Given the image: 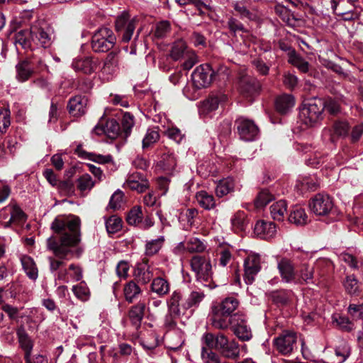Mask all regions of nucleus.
Here are the masks:
<instances>
[{"label":"nucleus","instance_id":"c756f323","mask_svg":"<svg viewBox=\"0 0 363 363\" xmlns=\"http://www.w3.org/2000/svg\"><path fill=\"white\" fill-rule=\"evenodd\" d=\"M177 166V159L169 150H165L157 162V167L167 174H171Z\"/></svg>","mask_w":363,"mask_h":363},{"label":"nucleus","instance_id":"aec40b11","mask_svg":"<svg viewBox=\"0 0 363 363\" xmlns=\"http://www.w3.org/2000/svg\"><path fill=\"white\" fill-rule=\"evenodd\" d=\"M227 96L224 94L211 96L203 101L199 106V113L201 116H207L211 112L216 111L219 104L225 101Z\"/></svg>","mask_w":363,"mask_h":363},{"label":"nucleus","instance_id":"603ef678","mask_svg":"<svg viewBox=\"0 0 363 363\" xmlns=\"http://www.w3.org/2000/svg\"><path fill=\"white\" fill-rule=\"evenodd\" d=\"M184 247L189 252H201L206 250V245L197 238H190L185 243Z\"/></svg>","mask_w":363,"mask_h":363},{"label":"nucleus","instance_id":"f257e3e1","mask_svg":"<svg viewBox=\"0 0 363 363\" xmlns=\"http://www.w3.org/2000/svg\"><path fill=\"white\" fill-rule=\"evenodd\" d=\"M55 235L47 239V249L53 253L48 257L49 268L51 273L62 269L67 261L73 257L79 258L84 249L81 242L80 220L75 216H59L51 224Z\"/></svg>","mask_w":363,"mask_h":363},{"label":"nucleus","instance_id":"e2e57ef3","mask_svg":"<svg viewBox=\"0 0 363 363\" xmlns=\"http://www.w3.org/2000/svg\"><path fill=\"white\" fill-rule=\"evenodd\" d=\"M169 31L170 23L167 21H163L157 23L155 26V35L157 38H162L165 37Z\"/></svg>","mask_w":363,"mask_h":363},{"label":"nucleus","instance_id":"13d9d810","mask_svg":"<svg viewBox=\"0 0 363 363\" xmlns=\"http://www.w3.org/2000/svg\"><path fill=\"white\" fill-rule=\"evenodd\" d=\"M233 9L242 19L253 20L255 18V16L247 9L242 2H235L233 4Z\"/></svg>","mask_w":363,"mask_h":363},{"label":"nucleus","instance_id":"cd10ccee","mask_svg":"<svg viewBox=\"0 0 363 363\" xmlns=\"http://www.w3.org/2000/svg\"><path fill=\"white\" fill-rule=\"evenodd\" d=\"M87 99L84 96H76L69 99L68 110L71 115L79 117L86 112Z\"/></svg>","mask_w":363,"mask_h":363},{"label":"nucleus","instance_id":"0eeeda50","mask_svg":"<svg viewBox=\"0 0 363 363\" xmlns=\"http://www.w3.org/2000/svg\"><path fill=\"white\" fill-rule=\"evenodd\" d=\"M261 269L260 257L258 254L251 253L244 260V279L247 284L255 281V276Z\"/></svg>","mask_w":363,"mask_h":363},{"label":"nucleus","instance_id":"b1692460","mask_svg":"<svg viewBox=\"0 0 363 363\" xmlns=\"http://www.w3.org/2000/svg\"><path fill=\"white\" fill-rule=\"evenodd\" d=\"M124 186L131 190L143 192L148 188L149 183L141 174L135 173L128 177Z\"/></svg>","mask_w":363,"mask_h":363},{"label":"nucleus","instance_id":"49530a36","mask_svg":"<svg viewBox=\"0 0 363 363\" xmlns=\"http://www.w3.org/2000/svg\"><path fill=\"white\" fill-rule=\"evenodd\" d=\"M240 349L239 344L234 340H230V343L224 350L220 352V354L230 359H236L239 358Z\"/></svg>","mask_w":363,"mask_h":363},{"label":"nucleus","instance_id":"2eb2a0df","mask_svg":"<svg viewBox=\"0 0 363 363\" xmlns=\"http://www.w3.org/2000/svg\"><path fill=\"white\" fill-rule=\"evenodd\" d=\"M186 295L180 289L174 290L166 301L168 311L176 315L184 314L189 308L183 307Z\"/></svg>","mask_w":363,"mask_h":363},{"label":"nucleus","instance_id":"4c0bfd02","mask_svg":"<svg viewBox=\"0 0 363 363\" xmlns=\"http://www.w3.org/2000/svg\"><path fill=\"white\" fill-rule=\"evenodd\" d=\"M146 305L144 302H138L132 306L129 311V318L133 325L136 327L140 325L144 317Z\"/></svg>","mask_w":363,"mask_h":363},{"label":"nucleus","instance_id":"f03ea898","mask_svg":"<svg viewBox=\"0 0 363 363\" xmlns=\"http://www.w3.org/2000/svg\"><path fill=\"white\" fill-rule=\"evenodd\" d=\"M190 264L198 282L209 289L216 286L213 281L212 264L209 257L195 255L191 258Z\"/></svg>","mask_w":363,"mask_h":363},{"label":"nucleus","instance_id":"473e14b6","mask_svg":"<svg viewBox=\"0 0 363 363\" xmlns=\"http://www.w3.org/2000/svg\"><path fill=\"white\" fill-rule=\"evenodd\" d=\"M20 259L26 275L31 280H36L38 277V270L33 259L28 255H21Z\"/></svg>","mask_w":363,"mask_h":363},{"label":"nucleus","instance_id":"dca6fc26","mask_svg":"<svg viewBox=\"0 0 363 363\" xmlns=\"http://www.w3.org/2000/svg\"><path fill=\"white\" fill-rule=\"evenodd\" d=\"M237 124L238 133L242 140L252 141L257 138L259 129L252 121L241 118L237 121Z\"/></svg>","mask_w":363,"mask_h":363},{"label":"nucleus","instance_id":"052dcab7","mask_svg":"<svg viewBox=\"0 0 363 363\" xmlns=\"http://www.w3.org/2000/svg\"><path fill=\"white\" fill-rule=\"evenodd\" d=\"M94 185V182L92 180L91 177L88 174H84L80 177L77 180V187L81 191H86L91 189Z\"/></svg>","mask_w":363,"mask_h":363},{"label":"nucleus","instance_id":"a19ab883","mask_svg":"<svg viewBox=\"0 0 363 363\" xmlns=\"http://www.w3.org/2000/svg\"><path fill=\"white\" fill-rule=\"evenodd\" d=\"M151 290L160 296L167 295L170 290L169 283L162 277H157L152 280Z\"/></svg>","mask_w":363,"mask_h":363},{"label":"nucleus","instance_id":"58836bf2","mask_svg":"<svg viewBox=\"0 0 363 363\" xmlns=\"http://www.w3.org/2000/svg\"><path fill=\"white\" fill-rule=\"evenodd\" d=\"M239 305L238 300L233 297L229 296L223 299L221 302L213 305L218 310L225 313L230 315H233V313L238 308Z\"/></svg>","mask_w":363,"mask_h":363},{"label":"nucleus","instance_id":"69168bd1","mask_svg":"<svg viewBox=\"0 0 363 363\" xmlns=\"http://www.w3.org/2000/svg\"><path fill=\"white\" fill-rule=\"evenodd\" d=\"M10 124L9 110L6 108L0 110V133H5Z\"/></svg>","mask_w":363,"mask_h":363},{"label":"nucleus","instance_id":"f8f14e48","mask_svg":"<svg viewBox=\"0 0 363 363\" xmlns=\"http://www.w3.org/2000/svg\"><path fill=\"white\" fill-rule=\"evenodd\" d=\"M232 328L235 335L242 341H249L252 337V330L247 325L246 317L242 313H235Z\"/></svg>","mask_w":363,"mask_h":363},{"label":"nucleus","instance_id":"a211bd4d","mask_svg":"<svg viewBox=\"0 0 363 363\" xmlns=\"http://www.w3.org/2000/svg\"><path fill=\"white\" fill-rule=\"evenodd\" d=\"M93 132L98 135L104 134L111 139H115L119 135L120 125L114 119L107 121L105 125L101 121L94 127Z\"/></svg>","mask_w":363,"mask_h":363},{"label":"nucleus","instance_id":"bb28decb","mask_svg":"<svg viewBox=\"0 0 363 363\" xmlns=\"http://www.w3.org/2000/svg\"><path fill=\"white\" fill-rule=\"evenodd\" d=\"M319 183L314 176H304L299 177L296 183L295 189L299 194H304L309 191H315Z\"/></svg>","mask_w":363,"mask_h":363},{"label":"nucleus","instance_id":"5fc2aeb1","mask_svg":"<svg viewBox=\"0 0 363 363\" xmlns=\"http://www.w3.org/2000/svg\"><path fill=\"white\" fill-rule=\"evenodd\" d=\"M273 199L274 196L269 191V190L262 189L259 192L255 201V206L257 208H262L272 201Z\"/></svg>","mask_w":363,"mask_h":363},{"label":"nucleus","instance_id":"393cba45","mask_svg":"<svg viewBox=\"0 0 363 363\" xmlns=\"http://www.w3.org/2000/svg\"><path fill=\"white\" fill-rule=\"evenodd\" d=\"M233 249L230 245L220 246L216 250V258L215 266L227 267L233 259Z\"/></svg>","mask_w":363,"mask_h":363},{"label":"nucleus","instance_id":"8fccbe9b","mask_svg":"<svg viewBox=\"0 0 363 363\" xmlns=\"http://www.w3.org/2000/svg\"><path fill=\"white\" fill-rule=\"evenodd\" d=\"M188 52L185 42L182 40H179L173 44L170 56L174 60H178L184 57Z\"/></svg>","mask_w":363,"mask_h":363},{"label":"nucleus","instance_id":"72a5a7b5","mask_svg":"<svg viewBox=\"0 0 363 363\" xmlns=\"http://www.w3.org/2000/svg\"><path fill=\"white\" fill-rule=\"evenodd\" d=\"M295 100L291 94H283L278 96L275 101L277 111L284 114L288 113L294 106Z\"/></svg>","mask_w":363,"mask_h":363},{"label":"nucleus","instance_id":"6ab92c4d","mask_svg":"<svg viewBox=\"0 0 363 363\" xmlns=\"http://www.w3.org/2000/svg\"><path fill=\"white\" fill-rule=\"evenodd\" d=\"M254 233L262 239L268 240L276 235L277 226L272 222L260 220L255 225Z\"/></svg>","mask_w":363,"mask_h":363},{"label":"nucleus","instance_id":"c9c22d12","mask_svg":"<svg viewBox=\"0 0 363 363\" xmlns=\"http://www.w3.org/2000/svg\"><path fill=\"white\" fill-rule=\"evenodd\" d=\"M289 221L296 225H303L308 222V216L304 208L301 206H294L289 216Z\"/></svg>","mask_w":363,"mask_h":363},{"label":"nucleus","instance_id":"423d86ee","mask_svg":"<svg viewBox=\"0 0 363 363\" xmlns=\"http://www.w3.org/2000/svg\"><path fill=\"white\" fill-rule=\"evenodd\" d=\"M297 336L291 331H284L274 340L277 350L284 355L291 354L296 347Z\"/></svg>","mask_w":363,"mask_h":363},{"label":"nucleus","instance_id":"39448f33","mask_svg":"<svg viewBox=\"0 0 363 363\" xmlns=\"http://www.w3.org/2000/svg\"><path fill=\"white\" fill-rule=\"evenodd\" d=\"M116 37L113 31L106 27L96 30L92 36L91 48L96 52H104L113 48Z\"/></svg>","mask_w":363,"mask_h":363},{"label":"nucleus","instance_id":"79ce46f5","mask_svg":"<svg viewBox=\"0 0 363 363\" xmlns=\"http://www.w3.org/2000/svg\"><path fill=\"white\" fill-rule=\"evenodd\" d=\"M287 205L284 200H279L270 206L271 216L274 220H283L286 212Z\"/></svg>","mask_w":363,"mask_h":363},{"label":"nucleus","instance_id":"20e7f679","mask_svg":"<svg viewBox=\"0 0 363 363\" xmlns=\"http://www.w3.org/2000/svg\"><path fill=\"white\" fill-rule=\"evenodd\" d=\"M138 19L131 17L128 12L123 11L117 17L115 22L116 30L123 43H128L132 38Z\"/></svg>","mask_w":363,"mask_h":363},{"label":"nucleus","instance_id":"9b49d317","mask_svg":"<svg viewBox=\"0 0 363 363\" xmlns=\"http://www.w3.org/2000/svg\"><path fill=\"white\" fill-rule=\"evenodd\" d=\"M325 264L326 261L325 259L318 260L314 267H311L307 264H303L297 273L298 281L296 284L313 283V279L315 277L322 276L318 270Z\"/></svg>","mask_w":363,"mask_h":363},{"label":"nucleus","instance_id":"ddd939ff","mask_svg":"<svg viewBox=\"0 0 363 363\" xmlns=\"http://www.w3.org/2000/svg\"><path fill=\"white\" fill-rule=\"evenodd\" d=\"M32 33L35 41L42 47L48 48L52 44L54 38L52 30L45 23L32 26Z\"/></svg>","mask_w":363,"mask_h":363},{"label":"nucleus","instance_id":"09e8293b","mask_svg":"<svg viewBox=\"0 0 363 363\" xmlns=\"http://www.w3.org/2000/svg\"><path fill=\"white\" fill-rule=\"evenodd\" d=\"M234 189V182L231 178H227L219 181L216 188V194L218 197H223Z\"/></svg>","mask_w":363,"mask_h":363},{"label":"nucleus","instance_id":"f3484780","mask_svg":"<svg viewBox=\"0 0 363 363\" xmlns=\"http://www.w3.org/2000/svg\"><path fill=\"white\" fill-rule=\"evenodd\" d=\"M201 340L206 347L214 348L218 350L220 353L230 342V340L221 333H218L216 335L211 333H206L203 334Z\"/></svg>","mask_w":363,"mask_h":363},{"label":"nucleus","instance_id":"2f4dec72","mask_svg":"<svg viewBox=\"0 0 363 363\" xmlns=\"http://www.w3.org/2000/svg\"><path fill=\"white\" fill-rule=\"evenodd\" d=\"M35 42L33 38L32 27L30 30H20L15 34L14 43L16 47L20 45L23 49L31 48L32 42Z\"/></svg>","mask_w":363,"mask_h":363},{"label":"nucleus","instance_id":"4be33fe9","mask_svg":"<svg viewBox=\"0 0 363 363\" xmlns=\"http://www.w3.org/2000/svg\"><path fill=\"white\" fill-rule=\"evenodd\" d=\"M57 278L65 282H69L70 280L77 281L82 278V270L79 265L71 264L67 269L60 270Z\"/></svg>","mask_w":363,"mask_h":363},{"label":"nucleus","instance_id":"338daca9","mask_svg":"<svg viewBox=\"0 0 363 363\" xmlns=\"http://www.w3.org/2000/svg\"><path fill=\"white\" fill-rule=\"evenodd\" d=\"M160 135L155 130H147L145 138L143 140V147L147 148L158 140Z\"/></svg>","mask_w":363,"mask_h":363},{"label":"nucleus","instance_id":"bf43d9fd","mask_svg":"<svg viewBox=\"0 0 363 363\" xmlns=\"http://www.w3.org/2000/svg\"><path fill=\"white\" fill-rule=\"evenodd\" d=\"M345 290L350 294H357L359 291V283L353 276H347L344 283Z\"/></svg>","mask_w":363,"mask_h":363},{"label":"nucleus","instance_id":"5701e85b","mask_svg":"<svg viewBox=\"0 0 363 363\" xmlns=\"http://www.w3.org/2000/svg\"><path fill=\"white\" fill-rule=\"evenodd\" d=\"M16 78L19 82L28 81L35 73L34 66L27 60H21L16 65Z\"/></svg>","mask_w":363,"mask_h":363},{"label":"nucleus","instance_id":"864d4df0","mask_svg":"<svg viewBox=\"0 0 363 363\" xmlns=\"http://www.w3.org/2000/svg\"><path fill=\"white\" fill-rule=\"evenodd\" d=\"M143 212L140 206H135L127 215L126 220L131 225H137L141 223Z\"/></svg>","mask_w":363,"mask_h":363},{"label":"nucleus","instance_id":"412c9836","mask_svg":"<svg viewBox=\"0 0 363 363\" xmlns=\"http://www.w3.org/2000/svg\"><path fill=\"white\" fill-rule=\"evenodd\" d=\"M72 67L76 72L90 74L96 69L97 62L91 57H79L73 60Z\"/></svg>","mask_w":363,"mask_h":363},{"label":"nucleus","instance_id":"680f3d73","mask_svg":"<svg viewBox=\"0 0 363 363\" xmlns=\"http://www.w3.org/2000/svg\"><path fill=\"white\" fill-rule=\"evenodd\" d=\"M152 277L153 274L149 267L146 269L140 268L135 272V278L139 282L143 284L148 283L152 279Z\"/></svg>","mask_w":363,"mask_h":363},{"label":"nucleus","instance_id":"c03bdc74","mask_svg":"<svg viewBox=\"0 0 363 363\" xmlns=\"http://www.w3.org/2000/svg\"><path fill=\"white\" fill-rule=\"evenodd\" d=\"M164 240V236H160L156 239L147 241L145 244V255L151 257L157 254L163 246Z\"/></svg>","mask_w":363,"mask_h":363},{"label":"nucleus","instance_id":"9d476101","mask_svg":"<svg viewBox=\"0 0 363 363\" xmlns=\"http://www.w3.org/2000/svg\"><path fill=\"white\" fill-rule=\"evenodd\" d=\"M213 73V71L208 64L197 67L191 74L194 86L197 89H201L208 86L212 81Z\"/></svg>","mask_w":363,"mask_h":363},{"label":"nucleus","instance_id":"6e6552de","mask_svg":"<svg viewBox=\"0 0 363 363\" xmlns=\"http://www.w3.org/2000/svg\"><path fill=\"white\" fill-rule=\"evenodd\" d=\"M311 211L317 216H326L333 208V202L328 194H318L309 204Z\"/></svg>","mask_w":363,"mask_h":363},{"label":"nucleus","instance_id":"6e6d98bb","mask_svg":"<svg viewBox=\"0 0 363 363\" xmlns=\"http://www.w3.org/2000/svg\"><path fill=\"white\" fill-rule=\"evenodd\" d=\"M106 228L109 234L117 233L122 228V220L116 216H111L106 221Z\"/></svg>","mask_w":363,"mask_h":363},{"label":"nucleus","instance_id":"a18cd8bd","mask_svg":"<svg viewBox=\"0 0 363 363\" xmlns=\"http://www.w3.org/2000/svg\"><path fill=\"white\" fill-rule=\"evenodd\" d=\"M118 69V57L117 55L111 52L109 53L104 61L102 72L104 74H113L116 72Z\"/></svg>","mask_w":363,"mask_h":363},{"label":"nucleus","instance_id":"37998d69","mask_svg":"<svg viewBox=\"0 0 363 363\" xmlns=\"http://www.w3.org/2000/svg\"><path fill=\"white\" fill-rule=\"evenodd\" d=\"M198 203L204 209L211 210L216 206V201L213 195L205 191H201L196 194Z\"/></svg>","mask_w":363,"mask_h":363},{"label":"nucleus","instance_id":"774afa93","mask_svg":"<svg viewBox=\"0 0 363 363\" xmlns=\"http://www.w3.org/2000/svg\"><path fill=\"white\" fill-rule=\"evenodd\" d=\"M72 291L74 295L82 301H85L89 296L88 288L84 283H80L72 287Z\"/></svg>","mask_w":363,"mask_h":363},{"label":"nucleus","instance_id":"7ed1b4c3","mask_svg":"<svg viewBox=\"0 0 363 363\" xmlns=\"http://www.w3.org/2000/svg\"><path fill=\"white\" fill-rule=\"evenodd\" d=\"M325 101L313 98L304 101L300 111V120L308 127L315 126L323 118Z\"/></svg>","mask_w":363,"mask_h":363},{"label":"nucleus","instance_id":"ea45409f","mask_svg":"<svg viewBox=\"0 0 363 363\" xmlns=\"http://www.w3.org/2000/svg\"><path fill=\"white\" fill-rule=\"evenodd\" d=\"M165 338L167 347L172 350L181 348L184 342L182 332L179 330L167 334Z\"/></svg>","mask_w":363,"mask_h":363},{"label":"nucleus","instance_id":"4468645a","mask_svg":"<svg viewBox=\"0 0 363 363\" xmlns=\"http://www.w3.org/2000/svg\"><path fill=\"white\" fill-rule=\"evenodd\" d=\"M277 269L284 282L296 284L297 272L292 261L286 257L280 259L277 262Z\"/></svg>","mask_w":363,"mask_h":363},{"label":"nucleus","instance_id":"f704fd0d","mask_svg":"<svg viewBox=\"0 0 363 363\" xmlns=\"http://www.w3.org/2000/svg\"><path fill=\"white\" fill-rule=\"evenodd\" d=\"M348 131V123L346 121H335L333 125V133H330V130H325L324 134H329L330 135V140L334 142L336 138L347 136Z\"/></svg>","mask_w":363,"mask_h":363},{"label":"nucleus","instance_id":"3c124183","mask_svg":"<svg viewBox=\"0 0 363 363\" xmlns=\"http://www.w3.org/2000/svg\"><path fill=\"white\" fill-rule=\"evenodd\" d=\"M289 62L296 67L301 72L306 73L308 71L309 64L301 56L297 55L294 50L289 53Z\"/></svg>","mask_w":363,"mask_h":363},{"label":"nucleus","instance_id":"c85d7f7f","mask_svg":"<svg viewBox=\"0 0 363 363\" xmlns=\"http://www.w3.org/2000/svg\"><path fill=\"white\" fill-rule=\"evenodd\" d=\"M20 347L24 351L25 360H28L31 356L33 347V342L26 332L23 327H20L16 331Z\"/></svg>","mask_w":363,"mask_h":363},{"label":"nucleus","instance_id":"e433bc0d","mask_svg":"<svg viewBox=\"0 0 363 363\" xmlns=\"http://www.w3.org/2000/svg\"><path fill=\"white\" fill-rule=\"evenodd\" d=\"M205 298V294L200 289H194L186 295V302L184 303V308H196Z\"/></svg>","mask_w":363,"mask_h":363},{"label":"nucleus","instance_id":"0e129e2a","mask_svg":"<svg viewBox=\"0 0 363 363\" xmlns=\"http://www.w3.org/2000/svg\"><path fill=\"white\" fill-rule=\"evenodd\" d=\"M231 223L234 228L242 230L246 224L245 214L242 211H238L231 218Z\"/></svg>","mask_w":363,"mask_h":363},{"label":"nucleus","instance_id":"de8ad7c7","mask_svg":"<svg viewBox=\"0 0 363 363\" xmlns=\"http://www.w3.org/2000/svg\"><path fill=\"white\" fill-rule=\"evenodd\" d=\"M123 293L125 300L131 303L141 293V289L135 282L130 281L124 286Z\"/></svg>","mask_w":363,"mask_h":363},{"label":"nucleus","instance_id":"1a4fd4ad","mask_svg":"<svg viewBox=\"0 0 363 363\" xmlns=\"http://www.w3.org/2000/svg\"><path fill=\"white\" fill-rule=\"evenodd\" d=\"M234 318L235 313H233L232 315H230L218 310L213 306L208 315L211 325L214 328L218 330H226L230 325L232 326L234 322Z\"/></svg>","mask_w":363,"mask_h":363},{"label":"nucleus","instance_id":"4d7b16f0","mask_svg":"<svg viewBox=\"0 0 363 363\" xmlns=\"http://www.w3.org/2000/svg\"><path fill=\"white\" fill-rule=\"evenodd\" d=\"M201 350V357L205 363H219V356L212 351L213 348L206 347L203 343Z\"/></svg>","mask_w":363,"mask_h":363},{"label":"nucleus","instance_id":"7c9ffc66","mask_svg":"<svg viewBox=\"0 0 363 363\" xmlns=\"http://www.w3.org/2000/svg\"><path fill=\"white\" fill-rule=\"evenodd\" d=\"M259 88V83L255 79L246 78L241 82V92L246 98H250V99L258 93Z\"/></svg>","mask_w":363,"mask_h":363},{"label":"nucleus","instance_id":"a878e982","mask_svg":"<svg viewBox=\"0 0 363 363\" xmlns=\"http://www.w3.org/2000/svg\"><path fill=\"white\" fill-rule=\"evenodd\" d=\"M6 213L7 214H10L9 219L7 221L4 222V226L9 227L11 224H21L23 223L26 220V215L23 212V211L16 206H7L4 208L1 211V215Z\"/></svg>","mask_w":363,"mask_h":363}]
</instances>
